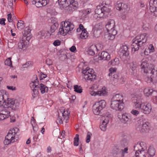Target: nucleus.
I'll return each mask as SVG.
<instances>
[{
    "instance_id": "1",
    "label": "nucleus",
    "mask_w": 157,
    "mask_h": 157,
    "mask_svg": "<svg viewBox=\"0 0 157 157\" xmlns=\"http://www.w3.org/2000/svg\"><path fill=\"white\" fill-rule=\"evenodd\" d=\"M105 28L107 32L104 35L105 38L106 40L114 39L117 33L115 21L112 19L108 21L105 25Z\"/></svg>"
},
{
    "instance_id": "2",
    "label": "nucleus",
    "mask_w": 157,
    "mask_h": 157,
    "mask_svg": "<svg viewBox=\"0 0 157 157\" xmlns=\"http://www.w3.org/2000/svg\"><path fill=\"white\" fill-rule=\"evenodd\" d=\"M134 108L141 110L144 114H149L152 110V106L150 103L147 102H143L140 99H136L133 102Z\"/></svg>"
},
{
    "instance_id": "3",
    "label": "nucleus",
    "mask_w": 157,
    "mask_h": 157,
    "mask_svg": "<svg viewBox=\"0 0 157 157\" xmlns=\"http://www.w3.org/2000/svg\"><path fill=\"white\" fill-rule=\"evenodd\" d=\"M147 38V34L145 33L136 36L133 40L132 43V50L135 51L138 50L139 47L146 42Z\"/></svg>"
},
{
    "instance_id": "4",
    "label": "nucleus",
    "mask_w": 157,
    "mask_h": 157,
    "mask_svg": "<svg viewBox=\"0 0 157 157\" xmlns=\"http://www.w3.org/2000/svg\"><path fill=\"white\" fill-rule=\"evenodd\" d=\"M74 28L73 23L69 21L62 22L59 30V33L65 36L69 32L72 31Z\"/></svg>"
},
{
    "instance_id": "5",
    "label": "nucleus",
    "mask_w": 157,
    "mask_h": 157,
    "mask_svg": "<svg viewBox=\"0 0 157 157\" xmlns=\"http://www.w3.org/2000/svg\"><path fill=\"white\" fill-rule=\"evenodd\" d=\"M58 2L60 7L67 8V9L70 11L75 10L78 5L75 0H58Z\"/></svg>"
},
{
    "instance_id": "6",
    "label": "nucleus",
    "mask_w": 157,
    "mask_h": 157,
    "mask_svg": "<svg viewBox=\"0 0 157 157\" xmlns=\"http://www.w3.org/2000/svg\"><path fill=\"white\" fill-rule=\"evenodd\" d=\"M110 11V9L105 6L101 7L100 6H97L95 10V13L93 16L94 18L98 20L99 18L107 16Z\"/></svg>"
},
{
    "instance_id": "7",
    "label": "nucleus",
    "mask_w": 157,
    "mask_h": 157,
    "mask_svg": "<svg viewBox=\"0 0 157 157\" xmlns=\"http://www.w3.org/2000/svg\"><path fill=\"white\" fill-rule=\"evenodd\" d=\"M56 121L59 124H62L63 121L66 123L67 122L70 114V112L68 109H65L64 107H61L60 109Z\"/></svg>"
},
{
    "instance_id": "8",
    "label": "nucleus",
    "mask_w": 157,
    "mask_h": 157,
    "mask_svg": "<svg viewBox=\"0 0 157 157\" xmlns=\"http://www.w3.org/2000/svg\"><path fill=\"white\" fill-rule=\"evenodd\" d=\"M144 75L145 81L148 83H155L157 82V70L154 68L149 70Z\"/></svg>"
},
{
    "instance_id": "9",
    "label": "nucleus",
    "mask_w": 157,
    "mask_h": 157,
    "mask_svg": "<svg viewBox=\"0 0 157 157\" xmlns=\"http://www.w3.org/2000/svg\"><path fill=\"white\" fill-rule=\"evenodd\" d=\"M16 129L13 128L9 131L4 141V144L5 145H8L16 141Z\"/></svg>"
},
{
    "instance_id": "10",
    "label": "nucleus",
    "mask_w": 157,
    "mask_h": 157,
    "mask_svg": "<svg viewBox=\"0 0 157 157\" xmlns=\"http://www.w3.org/2000/svg\"><path fill=\"white\" fill-rule=\"evenodd\" d=\"M134 151H136V157H137L140 154L143 152L146 153L147 146L145 142H138L134 146Z\"/></svg>"
},
{
    "instance_id": "11",
    "label": "nucleus",
    "mask_w": 157,
    "mask_h": 157,
    "mask_svg": "<svg viewBox=\"0 0 157 157\" xmlns=\"http://www.w3.org/2000/svg\"><path fill=\"white\" fill-rule=\"evenodd\" d=\"M94 72V70L88 67L82 71L84 74V78L86 81L89 80L92 81L96 79V76L93 73Z\"/></svg>"
},
{
    "instance_id": "12",
    "label": "nucleus",
    "mask_w": 157,
    "mask_h": 157,
    "mask_svg": "<svg viewBox=\"0 0 157 157\" xmlns=\"http://www.w3.org/2000/svg\"><path fill=\"white\" fill-rule=\"evenodd\" d=\"M117 117L121 122L124 124L129 123L132 120L131 115L129 113H118Z\"/></svg>"
},
{
    "instance_id": "13",
    "label": "nucleus",
    "mask_w": 157,
    "mask_h": 157,
    "mask_svg": "<svg viewBox=\"0 0 157 157\" xmlns=\"http://www.w3.org/2000/svg\"><path fill=\"white\" fill-rule=\"evenodd\" d=\"M129 48L126 44L122 45L120 47L119 54L121 57L123 59H128Z\"/></svg>"
},
{
    "instance_id": "14",
    "label": "nucleus",
    "mask_w": 157,
    "mask_h": 157,
    "mask_svg": "<svg viewBox=\"0 0 157 157\" xmlns=\"http://www.w3.org/2000/svg\"><path fill=\"white\" fill-rule=\"evenodd\" d=\"M10 116V112L7 108L1 107L0 108V121L8 118Z\"/></svg>"
},
{
    "instance_id": "15",
    "label": "nucleus",
    "mask_w": 157,
    "mask_h": 157,
    "mask_svg": "<svg viewBox=\"0 0 157 157\" xmlns=\"http://www.w3.org/2000/svg\"><path fill=\"white\" fill-rule=\"evenodd\" d=\"M110 107L116 111H121L124 108V103L112 101Z\"/></svg>"
},
{
    "instance_id": "16",
    "label": "nucleus",
    "mask_w": 157,
    "mask_h": 157,
    "mask_svg": "<svg viewBox=\"0 0 157 157\" xmlns=\"http://www.w3.org/2000/svg\"><path fill=\"white\" fill-rule=\"evenodd\" d=\"M149 5V11L154 16L157 17V0L151 1Z\"/></svg>"
},
{
    "instance_id": "17",
    "label": "nucleus",
    "mask_w": 157,
    "mask_h": 157,
    "mask_svg": "<svg viewBox=\"0 0 157 157\" xmlns=\"http://www.w3.org/2000/svg\"><path fill=\"white\" fill-rule=\"evenodd\" d=\"M8 93L5 90H0V107H2L6 101L8 97Z\"/></svg>"
},
{
    "instance_id": "18",
    "label": "nucleus",
    "mask_w": 157,
    "mask_h": 157,
    "mask_svg": "<svg viewBox=\"0 0 157 157\" xmlns=\"http://www.w3.org/2000/svg\"><path fill=\"white\" fill-rule=\"evenodd\" d=\"M35 80L32 81L30 83V87L31 88H33V89L32 90L33 91V94H32V96L34 98L36 97L37 94V91H36V93H35V92H36V90L35 88H37L39 84V81L36 76H35Z\"/></svg>"
},
{
    "instance_id": "19",
    "label": "nucleus",
    "mask_w": 157,
    "mask_h": 157,
    "mask_svg": "<svg viewBox=\"0 0 157 157\" xmlns=\"http://www.w3.org/2000/svg\"><path fill=\"white\" fill-rule=\"evenodd\" d=\"M138 66L137 63L135 62H132L129 63L130 74L133 76H135L136 75Z\"/></svg>"
},
{
    "instance_id": "20",
    "label": "nucleus",
    "mask_w": 157,
    "mask_h": 157,
    "mask_svg": "<svg viewBox=\"0 0 157 157\" xmlns=\"http://www.w3.org/2000/svg\"><path fill=\"white\" fill-rule=\"evenodd\" d=\"M49 0H33L32 3L37 7H41L45 6L49 2Z\"/></svg>"
},
{
    "instance_id": "21",
    "label": "nucleus",
    "mask_w": 157,
    "mask_h": 157,
    "mask_svg": "<svg viewBox=\"0 0 157 157\" xmlns=\"http://www.w3.org/2000/svg\"><path fill=\"white\" fill-rule=\"evenodd\" d=\"M102 26L100 24H96L93 28L94 36L96 37H98L101 33Z\"/></svg>"
},
{
    "instance_id": "22",
    "label": "nucleus",
    "mask_w": 157,
    "mask_h": 157,
    "mask_svg": "<svg viewBox=\"0 0 157 157\" xmlns=\"http://www.w3.org/2000/svg\"><path fill=\"white\" fill-rule=\"evenodd\" d=\"M141 67L143 70L144 74L148 72L149 70L152 68V67L151 68L150 66H149L147 61L145 59H143L142 61Z\"/></svg>"
},
{
    "instance_id": "23",
    "label": "nucleus",
    "mask_w": 157,
    "mask_h": 157,
    "mask_svg": "<svg viewBox=\"0 0 157 157\" xmlns=\"http://www.w3.org/2000/svg\"><path fill=\"white\" fill-rule=\"evenodd\" d=\"M29 40L26 39L25 37H22L21 40L18 43V48L19 49L26 48L29 44Z\"/></svg>"
},
{
    "instance_id": "24",
    "label": "nucleus",
    "mask_w": 157,
    "mask_h": 157,
    "mask_svg": "<svg viewBox=\"0 0 157 157\" xmlns=\"http://www.w3.org/2000/svg\"><path fill=\"white\" fill-rule=\"evenodd\" d=\"M108 91L107 88L105 86L97 90V96L105 97L108 95Z\"/></svg>"
},
{
    "instance_id": "25",
    "label": "nucleus",
    "mask_w": 157,
    "mask_h": 157,
    "mask_svg": "<svg viewBox=\"0 0 157 157\" xmlns=\"http://www.w3.org/2000/svg\"><path fill=\"white\" fill-rule=\"evenodd\" d=\"M6 100L5 102H4V103L2 107L7 109L8 108H10L12 109L14 99L10 98L8 97L6 98Z\"/></svg>"
},
{
    "instance_id": "26",
    "label": "nucleus",
    "mask_w": 157,
    "mask_h": 157,
    "mask_svg": "<svg viewBox=\"0 0 157 157\" xmlns=\"http://www.w3.org/2000/svg\"><path fill=\"white\" fill-rule=\"evenodd\" d=\"M150 124L148 122H145L143 123L139 128L140 132H143L148 131L150 129Z\"/></svg>"
},
{
    "instance_id": "27",
    "label": "nucleus",
    "mask_w": 157,
    "mask_h": 157,
    "mask_svg": "<svg viewBox=\"0 0 157 157\" xmlns=\"http://www.w3.org/2000/svg\"><path fill=\"white\" fill-rule=\"evenodd\" d=\"M112 101L117 102H124L123 96L121 94H115L113 96Z\"/></svg>"
},
{
    "instance_id": "28",
    "label": "nucleus",
    "mask_w": 157,
    "mask_h": 157,
    "mask_svg": "<svg viewBox=\"0 0 157 157\" xmlns=\"http://www.w3.org/2000/svg\"><path fill=\"white\" fill-rule=\"evenodd\" d=\"M97 87L96 85L94 84L91 87L89 88V92L90 94L92 96H97Z\"/></svg>"
},
{
    "instance_id": "29",
    "label": "nucleus",
    "mask_w": 157,
    "mask_h": 157,
    "mask_svg": "<svg viewBox=\"0 0 157 157\" xmlns=\"http://www.w3.org/2000/svg\"><path fill=\"white\" fill-rule=\"evenodd\" d=\"M96 48L95 45L93 44L90 46L87 50V54L90 56H94L95 54V52H97Z\"/></svg>"
},
{
    "instance_id": "30",
    "label": "nucleus",
    "mask_w": 157,
    "mask_h": 157,
    "mask_svg": "<svg viewBox=\"0 0 157 157\" xmlns=\"http://www.w3.org/2000/svg\"><path fill=\"white\" fill-rule=\"evenodd\" d=\"M100 57L101 60H109L110 59V56L107 52L103 51L101 52Z\"/></svg>"
},
{
    "instance_id": "31",
    "label": "nucleus",
    "mask_w": 157,
    "mask_h": 157,
    "mask_svg": "<svg viewBox=\"0 0 157 157\" xmlns=\"http://www.w3.org/2000/svg\"><path fill=\"white\" fill-rule=\"evenodd\" d=\"M94 104L100 107L102 110H103L105 107L106 105V103L104 100H101L100 101H97Z\"/></svg>"
},
{
    "instance_id": "32",
    "label": "nucleus",
    "mask_w": 157,
    "mask_h": 157,
    "mask_svg": "<svg viewBox=\"0 0 157 157\" xmlns=\"http://www.w3.org/2000/svg\"><path fill=\"white\" fill-rule=\"evenodd\" d=\"M31 30L29 28H26L22 37H25L26 39H27L29 41L31 37Z\"/></svg>"
},
{
    "instance_id": "33",
    "label": "nucleus",
    "mask_w": 157,
    "mask_h": 157,
    "mask_svg": "<svg viewBox=\"0 0 157 157\" xmlns=\"http://www.w3.org/2000/svg\"><path fill=\"white\" fill-rule=\"evenodd\" d=\"M102 110L100 107L97 106L95 104L93 106V112L96 115H99L101 113V111Z\"/></svg>"
},
{
    "instance_id": "34",
    "label": "nucleus",
    "mask_w": 157,
    "mask_h": 157,
    "mask_svg": "<svg viewBox=\"0 0 157 157\" xmlns=\"http://www.w3.org/2000/svg\"><path fill=\"white\" fill-rule=\"evenodd\" d=\"M146 153H145L144 155H148L149 157H152L155 155V150L153 147L150 146L149 147L148 151H147L146 150Z\"/></svg>"
},
{
    "instance_id": "35",
    "label": "nucleus",
    "mask_w": 157,
    "mask_h": 157,
    "mask_svg": "<svg viewBox=\"0 0 157 157\" xmlns=\"http://www.w3.org/2000/svg\"><path fill=\"white\" fill-rule=\"evenodd\" d=\"M152 93H153L154 94H157L156 91H153L152 89L149 88H146L144 90V95L147 97L151 95Z\"/></svg>"
},
{
    "instance_id": "36",
    "label": "nucleus",
    "mask_w": 157,
    "mask_h": 157,
    "mask_svg": "<svg viewBox=\"0 0 157 157\" xmlns=\"http://www.w3.org/2000/svg\"><path fill=\"white\" fill-rule=\"evenodd\" d=\"M39 87L42 94L47 93L48 91V87L43 84H40Z\"/></svg>"
},
{
    "instance_id": "37",
    "label": "nucleus",
    "mask_w": 157,
    "mask_h": 157,
    "mask_svg": "<svg viewBox=\"0 0 157 157\" xmlns=\"http://www.w3.org/2000/svg\"><path fill=\"white\" fill-rule=\"evenodd\" d=\"M120 63V61L118 58H116L112 59L109 62V64L112 66L118 65Z\"/></svg>"
},
{
    "instance_id": "38",
    "label": "nucleus",
    "mask_w": 157,
    "mask_h": 157,
    "mask_svg": "<svg viewBox=\"0 0 157 157\" xmlns=\"http://www.w3.org/2000/svg\"><path fill=\"white\" fill-rule=\"evenodd\" d=\"M88 33L86 30L84 29L82 31L80 35V37L82 39H86L88 36Z\"/></svg>"
},
{
    "instance_id": "39",
    "label": "nucleus",
    "mask_w": 157,
    "mask_h": 157,
    "mask_svg": "<svg viewBox=\"0 0 157 157\" xmlns=\"http://www.w3.org/2000/svg\"><path fill=\"white\" fill-rule=\"evenodd\" d=\"M20 103L17 100L14 99L13 103L12 109L15 110L18 109L20 106Z\"/></svg>"
},
{
    "instance_id": "40",
    "label": "nucleus",
    "mask_w": 157,
    "mask_h": 157,
    "mask_svg": "<svg viewBox=\"0 0 157 157\" xmlns=\"http://www.w3.org/2000/svg\"><path fill=\"white\" fill-rule=\"evenodd\" d=\"M110 117V115H108L107 116H104L102 117V122L108 124L109 123V120Z\"/></svg>"
},
{
    "instance_id": "41",
    "label": "nucleus",
    "mask_w": 157,
    "mask_h": 157,
    "mask_svg": "<svg viewBox=\"0 0 157 157\" xmlns=\"http://www.w3.org/2000/svg\"><path fill=\"white\" fill-rule=\"evenodd\" d=\"M31 124L33 127V128L34 131H35L37 129V127L36 123L35 120L32 117L31 120Z\"/></svg>"
},
{
    "instance_id": "42",
    "label": "nucleus",
    "mask_w": 157,
    "mask_h": 157,
    "mask_svg": "<svg viewBox=\"0 0 157 157\" xmlns=\"http://www.w3.org/2000/svg\"><path fill=\"white\" fill-rule=\"evenodd\" d=\"M74 91L78 93H81L82 92V89L80 86L75 85L74 86Z\"/></svg>"
},
{
    "instance_id": "43",
    "label": "nucleus",
    "mask_w": 157,
    "mask_h": 157,
    "mask_svg": "<svg viewBox=\"0 0 157 157\" xmlns=\"http://www.w3.org/2000/svg\"><path fill=\"white\" fill-rule=\"evenodd\" d=\"M24 22L21 20L19 21H18L17 24V28L19 30H21L24 27Z\"/></svg>"
},
{
    "instance_id": "44",
    "label": "nucleus",
    "mask_w": 157,
    "mask_h": 157,
    "mask_svg": "<svg viewBox=\"0 0 157 157\" xmlns=\"http://www.w3.org/2000/svg\"><path fill=\"white\" fill-rule=\"evenodd\" d=\"M117 71V69L115 68L114 67H111L110 68L109 70V76H112L113 75L115 74L116 73Z\"/></svg>"
},
{
    "instance_id": "45",
    "label": "nucleus",
    "mask_w": 157,
    "mask_h": 157,
    "mask_svg": "<svg viewBox=\"0 0 157 157\" xmlns=\"http://www.w3.org/2000/svg\"><path fill=\"white\" fill-rule=\"evenodd\" d=\"M79 141V135L76 134L74 138V144L75 146H77L78 145Z\"/></svg>"
},
{
    "instance_id": "46",
    "label": "nucleus",
    "mask_w": 157,
    "mask_h": 157,
    "mask_svg": "<svg viewBox=\"0 0 157 157\" xmlns=\"http://www.w3.org/2000/svg\"><path fill=\"white\" fill-rule=\"evenodd\" d=\"M138 110L135 108L133 109L131 111L130 113L134 116H137L140 113V111Z\"/></svg>"
},
{
    "instance_id": "47",
    "label": "nucleus",
    "mask_w": 157,
    "mask_h": 157,
    "mask_svg": "<svg viewBox=\"0 0 157 157\" xmlns=\"http://www.w3.org/2000/svg\"><path fill=\"white\" fill-rule=\"evenodd\" d=\"M82 12L83 15H84V16H86L91 13V10L90 9L88 8L84 10Z\"/></svg>"
},
{
    "instance_id": "48",
    "label": "nucleus",
    "mask_w": 157,
    "mask_h": 157,
    "mask_svg": "<svg viewBox=\"0 0 157 157\" xmlns=\"http://www.w3.org/2000/svg\"><path fill=\"white\" fill-rule=\"evenodd\" d=\"M92 136V134L89 132H88L87 134L86 139V141L87 143H89L90 141L91 137Z\"/></svg>"
},
{
    "instance_id": "49",
    "label": "nucleus",
    "mask_w": 157,
    "mask_h": 157,
    "mask_svg": "<svg viewBox=\"0 0 157 157\" xmlns=\"http://www.w3.org/2000/svg\"><path fill=\"white\" fill-rule=\"evenodd\" d=\"M11 58L7 59L5 62V64L10 66H12V63L11 61Z\"/></svg>"
},
{
    "instance_id": "50",
    "label": "nucleus",
    "mask_w": 157,
    "mask_h": 157,
    "mask_svg": "<svg viewBox=\"0 0 157 157\" xmlns=\"http://www.w3.org/2000/svg\"><path fill=\"white\" fill-rule=\"evenodd\" d=\"M107 124L102 122V124L100 125V128L101 130L105 131L106 129V127Z\"/></svg>"
},
{
    "instance_id": "51",
    "label": "nucleus",
    "mask_w": 157,
    "mask_h": 157,
    "mask_svg": "<svg viewBox=\"0 0 157 157\" xmlns=\"http://www.w3.org/2000/svg\"><path fill=\"white\" fill-rule=\"evenodd\" d=\"M123 4V3L121 2H117V5H116V9L119 10H121Z\"/></svg>"
},
{
    "instance_id": "52",
    "label": "nucleus",
    "mask_w": 157,
    "mask_h": 157,
    "mask_svg": "<svg viewBox=\"0 0 157 157\" xmlns=\"http://www.w3.org/2000/svg\"><path fill=\"white\" fill-rule=\"evenodd\" d=\"M147 49L151 53L154 52L155 51L154 47L152 44H149Z\"/></svg>"
},
{
    "instance_id": "53",
    "label": "nucleus",
    "mask_w": 157,
    "mask_h": 157,
    "mask_svg": "<svg viewBox=\"0 0 157 157\" xmlns=\"http://www.w3.org/2000/svg\"><path fill=\"white\" fill-rule=\"evenodd\" d=\"M126 78L124 76H121V77L118 79V81L121 84H123L125 81Z\"/></svg>"
},
{
    "instance_id": "54",
    "label": "nucleus",
    "mask_w": 157,
    "mask_h": 157,
    "mask_svg": "<svg viewBox=\"0 0 157 157\" xmlns=\"http://www.w3.org/2000/svg\"><path fill=\"white\" fill-rule=\"evenodd\" d=\"M46 33V31L44 30H42L39 33L38 35L40 38H43V37L45 36V34Z\"/></svg>"
},
{
    "instance_id": "55",
    "label": "nucleus",
    "mask_w": 157,
    "mask_h": 157,
    "mask_svg": "<svg viewBox=\"0 0 157 157\" xmlns=\"http://www.w3.org/2000/svg\"><path fill=\"white\" fill-rule=\"evenodd\" d=\"M56 29L55 24H53L51 27L50 32L52 33H54Z\"/></svg>"
},
{
    "instance_id": "56",
    "label": "nucleus",
    "mask_w": 157,
    "mask_h": 157,
    "mask_svg": "<svg viewBox=\"0 0 157 157\" xmlns=\"http://www.w3.org/2000/svg\"><path fill=\"white\" fill-rule=\"evenodd\" d=\"M95 46L96 48H97V51L102 49L103 48L102 45L100 44H98L95 45Z\"/></svg>"
},
{
    "instance_id": "57",
    "label": "nucleus",
    "mask_w": 157,
    "mask_h": 157,
    "mask_svg": "<svg viewBox=\"0 0 157 157\" xmlns=\"http://www.w3.org/2000/svg\"><path fill=\"white\" fill-rule=\"evenodd\" d=\"M128 9V6L123 3L121 10H124L125 11H127Z\"/></svg>"
},
{
    "instance_id": "58",
    "label": "nucleus",
    "mask_w": 157,
    "mask_h": 157,
    "mask_svg": "<svg viewBox=\"0 0 157 157\" xmlns=\"http://www.w3.org/2000/svg\"><path fill=\"white\" fill-rule=\"evenodd\" d=\"M7 20L9 22L12 21V18L11 13L7 15Z\"/></svg>"
},
{
    "instance_id": "59",
    "label": "nucleus",
    "mask_w": 157,
    "mask_h": 157,
    "mask_svg": "<svg viewBox=\"0 0 157 157\" xmlns=\"http://www.w3.org/2000/svg\"><path fill=\"white\" fill-rule=\"evenodd\" d=\"M69 50L72 52H75L76 51V47L74 46H73L70 48Z\"/></svg>"
},
{
    "instance_id": "60",
    "label": "nucleus",
    "mask_w": 157,
    "mask_h": 157,
    "mask_svg": "<svg viewBox=\"0 0 157 157\" xmlns=\"http://www.w3.org/2000/svg\"><path fill=\"white\" fill-rule=\"evenodd\" d=\"M40 80H42L46 77L47 75L42 73H40Z\"/></svg>"
},
{
    "instance_id": "61",
    "label": "nucleus",
    "mask_w": 157,
    "mask_h": 157,
    "mask_svg": "<svg viewBox=\"0 0 157 157\" xmlns=\"http://www.w3.org/2000/svg\"><path fill=\"white\" fill-rule=\"evenodd\" d=\"M7 88L8 90H11L12 91L16 90V88L15 87L13 86H7Z\"/></svg>"
},
{
    "instance_id": "62",
    "label": "nucleus",
    "mask_w": 157,
    "mask_h": 157,
    "mask_svg": "<svg viewBox=\"0 0 157 157\" xmlns=\"http://www.w3.org/2000/svg\"><path fill=\"white\" fill-rule=\"evenodd\" d=\"M128 148L127 147H125L124 149L121 150L122 154L124 155L125 153H127L128 152Z\"/></svg>"
},
{
    "instance_id": "63",
    "label": "nucleus",
    "mask_w": 157,
    "mask_h": 157,
    "mask_svg": "<svg viewBox=\"0 0 157 157\" xmlns=\"http://www.w3.org/2000/svg\"><path fill=\"white\" fill-rule=\"evenodd\" d=\"M8 4L9 6L11 8L12 10H13V0H9L8 2Z\"/></svg>"
},
{
    "instance_id": "64",
    "label": "nucleus",
    "mask_w": 157,
    "mask_h": 157,
    "mask_svg": "<svg viewBox=\"0 0 157 157\" xmlns=\"http://www.w3.org/2000/svg\"><path fill=\"white\" fill-rule=\"evenodd\" d=\"M60 44V41L58 40H55L53 43V44L55 46H59Z\"/></svg>"
}]
</instances>
